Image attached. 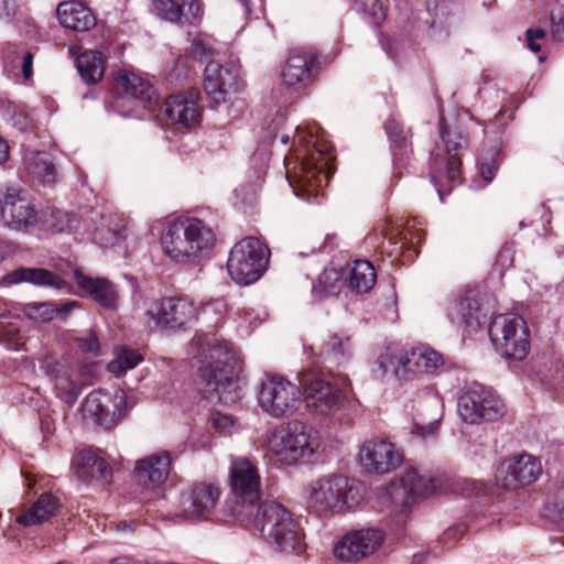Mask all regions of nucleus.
<instances>
[{"label":"nucleus","mask_w":564,"mask_h":564,"mask_svg":"<svg viewBox=\"0 0 564 564\" xmlns=\"http://www.w3.org/2000/svg\"><path fill=\"white\" fill-rule=\"evenodd\" d=\"M489 337L496 350L508 360H522L530 349L525 321L518 314H500L489 325Z\"/></svg>","instance_id":"4"},{"label":"nucleus","mask_w":564,"mask_h":564,"mask_svg":"<svg viewBox=\"0 0 564 564\" xmlns=\"http://www.w3.org/2000/svg\"><path fill=\"white\" fill-rule=\"evenodd\" d=\"M382 499L383 503L391 502L393 506L391 508V513L401 514L406 513L410 510V507L413 502V496H377Z\"/></svg>","instance_id":"50"},{"label":"nucleus","mask_w":564,"mask_h":564,"mask_svg":"<svg viewBox=\"0 0 564 564\" xmlns=\"http://www.w3.org/2000/svg\"><path fill=\"white\" fill-rule=\"evenodd\" d=\"M34 55L31 51L21 50L17 52L13 59L14 67H20L24 79H30L33 75Z\"/></svg>","instance_id":"51"},{"label":"nucleus","mask_w":564,"mask_h":564,"mask_svg":"<svg viewBox=\"0 0 564 564\" xmlns=\"http://www.w3.org/2000/svg\"><path fill=\"white\" fill-rule=\"evenodd\" d=\"M106 59L99 51H85L76 59L77 70L87 85H95L101 80L105 73Z\"/></svg>","instance_id":"36"},{"label":"nucleus","mask_w":564,"mask_h":564,"mask_svg":"<svg viewBox=\"0 0 564 564\" xmlns=\"http://www.w3.org/2000/svg\"><path fill=\"white\" fill-rule=\"evenodd\" d=\"M171 455L162 451L137 460L133 478L147 489L160 488L166 480L171 471Z\"/></svg>","instance_id":"19"},{"label":"nucleus","mask_w":564,"mask_h":564,"mask_svg":"<svg viewBox=\"0 0 564 564\" xmlns=\"http://www.w3.org/2000/svg\"><path fill=\"white\" fill-rule=\"evenodd\" d=\"M224 308H225V303L221 300H216L214 302L205 304L202 307V311L206 312V311L212 310V311H215L217 313H221L224 311Z\"/></svg>","instance_id":"61"},{"label":"nucleus","mask_w":564,"mask_h":564,"mask_svg":"<svg viewBox=\"0 0 564 564\" xmlns=\"http://www.w3.org/2000/svg\"><path fill=\"white\" fill-rule=\"evenodd\" d=\"M46 230L53 234L72 232L77 228L78 221L74 214L64 209L51 208L44 214Z\"/></svg>","instance_id":"43"},{"label":"nucleus","mask_w":564,"mask_h":564,"mask_svg":"<svg viewBox=\"0 0 564 564\" xmlns=\"http://www.w3.org/2000/svg\"><path fill=\"white\" fill-rule=\"evenodd\" d=\"M489 490L487 482L441 473L427 476L425 494H485Z\"/></svg>","instance_id":"24"},{"label":"nucleus","mask_w":564,"mask_h":564,"mask_svg":"<svg viewBox=\"0 0 564 564\" xmlns=\"http://www.w3.org/2000/svg\"><path fill=\"white\" fill-rule=\"evenodd\" d=\"M329 161L330 156L326 151L316 145L302 155L294 181L290 178L296 196L310 203L318 198L323 185L327 182L326 167Z\"/></svg>","instance_id":"8"},{"label":"nucleus","mask_w":564,"mask_h":564,"mask_svg":"<svg viewBox=\"0 0 564 564\" xmlns=\"http://www.w3.org/2000/svg\"><path fill=\"white\" fill-rule=\"evenodd\" d=\"M377 365L382 379L387 377H394L399 381L409 380L405 371L403 350L397 354L389 350L381 352L378 357Z\"/></svg>","instance_id":"41"},{"label":"nucleus","mask_w":564,"mask_h":564,"mask_svg":"<svg viewBox=\"0 0 564 564\" xmlns=\"http://www.w3.org/2000/svg\"><path fill=\"white\" fill-rule=\"evenodd\" d=\"M40 427L43 434L50 435L55 430V424L50 414H42L40 417Z\"/></svg>","instance_id":"59"},{"label":"nucleus","mask_w":564,"mask_h":564,"mask_svg":"<svg viewBox=\"0 0 564 564\" xmlns=\"http://www.w3.org/2000/svg\"><path fill=\"white\" fill-rule=\"evenodd\" d=\"M215 496H180L177 517L197 519L207 517L215 508Z\"/></svg>","instance_id":"37"},{"label":"nucleus","mask_w":564,"mask_h":564,"mask_svg":"<svg viewBox=\"0 0 564 564\" xmlns=\"http://www.w3.org/2000/svg\"><path fill=\"white\" fill-rule=\"evenodd\" d=\"M308 512L321 519L345 516L366 508L364 496H308Z\"/></svg>","instance_id":"18"},{"label":"nucleus","mask_w":564,"mask_h":564,"mask_svg":"<svg viewBox=\"0 0 564 564\" xmlns=\"http://www.w3.org/2000/svg\"><path fill=\"white\" fill-rule=\"evenodd\" d=\"M191 55L194 59H197L200 63H209V61H215L214 55L215 51L207 46L202 40H194L191 45Z\"/></svg>","instance_id":"52"},{"label":"nucleus","mask_w":564,"mask_h":564,"mask_svg":"<svg viewBox=\"0 0 564 564\" xmlns=\"http://www.w3.org/2000/svg\"><path fill=\"white\" fill-rule=\"evenodd\" d=\"M440 135L447 153L446 178L455 186L462 182V161L458 152L467 147L468 138L457 127H448L443 117L440 119Z\"/></svg>","instance_id":"21"},{"label":"nucleus","mask_w":564,"mask_h":564,"mask_svg":"<svg viewBox=\"0 0 564 564\" xmlns=\"http://www.w3.org/2000/svg\"><path fill=\"white\" fill-rule=\"evenodd\" d=\"M457 411L460 419L468 424L497 421L503 416L506 405L490 389L470 384L459 397Z\"/></svg>","instance_id":"6"},{"label":"nucleus","mask_w":564,"mask_h":564,"mask_svg":"<svg viewBox=\"0 0 564 564\" xmlns=\"http://www.w3.org/2000/svg\"><path fill=\"white\" fill-rule=\"evenodd\" d=\"M317 432L302 421H291L271 441V447L282 463H311L318 448Z\"/></svg>","instance_id":"3"},{"label":"nucleus","mask_w":564,"mask_h":564,"mask_svg":"<svg viewBox=\"0 0 564 564\" xmlns=\"http://www.w3.org/2000/svg\"><path fill=\"white\" fill-rule=\"evenodd\" d=\"M527 37H531L532 40H540L545 36V31L543 29H528L525 32Z\"/></svg>","instance_id":"64"},{"label":"nucleus","mask_w":564,"mask_h":564,"mask_svg":"<svg viewBox=\"0 0 564 564\" xmlns=\"http://www.w3.org/2000/svg\"><path fill=\"white\" fill-rule=\"evenodd\" d=\"M264 498L265 496H227L223 512L240 522L254 525Z\"/></svg>","instance_id":"31"},{"label":"nucleus","mask_w":564,"mask_h":564,"mask_svg":"<svg viewBox=\"0 0 564 564\" xmlns=\"http://www.w3.org/2000/svg\"><path fill=\"white\" fill-rule=\"evenodd\" d=\"M28 282L36 286H46L62 290L67 286L66 281L52 271L43 268L20 267L1 278L2 285Z\"/></svg>","instance_id":"27"},{"label":"nucleus","mask_w":564,"mask_h":564,"mask_svg":"<svg viewBox=\"0 0 564 564\" xmlns=\"http://www.w3.org/2000/svg\"><path fill=\"white\" fill-rule=\"evenodd\" d=\"M258 401L261 409L275 419L293 415L301 402L300 388L279 376H271L260 384Z\"/></svg>","instance_id":"7"},{"label":"nucleus","mask_w":564,"mask_h":564,"mask_svg":"<svg viewBox=\"0 0 564 564\" xmlns=\"http://www.w3.org/2000/svg\"><path fill=\"white\" fill-rule=\"evenodd\" d=\"M9 159V145L0 135V164H3Z\"/></svg>","instance_id":"63"},{"label":"nucleus","mask_w":564,"mask_h":564,"mask_svg":"<svg viewBox=\"0 0 564 564\" xmlns=\"http://www.w3.org/2000/svg\"><path fill=\"white\" fill-rule=\"evenodd\" d=\"M543 516L564 529V496H547Z\"/></svg>","instance_id":"47"},{"label":"nucleus","mask_w":564,"mask_h":564,"mask_svg":"<svg viewBox=\"0 0 564 564\" xmlns=\"http://www.w3.org/2000/svg\"><path fill=\"white\" fill-rule=\"evenodd\" d=\"M53 372L55 373L54 382L57 395L69 405L74 404L78 399L80 388L65 368L56 366Z\"/></svg>","instance_id":"44"},{"label":"nucleus","mask_w":564,"mask_h":564,"mask_svg":"<svg viewBox=\"0 0 564 564\" xmlns=\"http://www.w3.org/2000/svg\"><path fill=\"white\" fill-rule=\"evenodd\" d=\"M197 94H176L170 96L162 107L167 122L175 129L196 126L200 119V111L196 100Z\"/></svg>","instance_id":"20"},{"label":"nucleus","mask_w":564,"mask_h":564,"mask_svg":"<svg viewBox=\"0 0 564 564\" xmlns=\"http://www.w3.org/2000/svg\"><path fill=\"white\" fill-rule=\"evenodd\" d=\"M302 387L303 400L314 415L333 416L347 403V398L339 388L321 378L306 379L302 381Z\"/></svg>","instance_id":"12"},{"label":"nucleus","mask_w":564,"mask_h":564,"mask_svg":"<svg viewBox=\"0 0 564 564\" xmlns=\"http://www.w3.org/2000/svg\"><path fill=\"white\" fill-rule=\"evenodd\" d=\"M58 509L57 496H39L32 503L20 507L15 522L24 528L37 525L50 520Z\"/></svg>","instance_id":"29"},{"label":"nucleus","mask_w":564,"mask_h":564,"mask_svg":"<svg viewBox=\"0 0 564 564\" xmlns=\"http://www.w3.org/2000/svg\"><path fill=\"white\" fill-rule=\"evenodd\" d=\"M77 301L68 300L55 306V316L62 321H66L74 308H78Z\"/></svg>","instance_id":"58"},{"label":"nucleus","mask_w":564,"mask_h":564,"mask_svg":"<svg viewBox=\"0 0 564 564\" xmlns=\"http://www.w3.org/2000/svg\"><path fill=\"white\" fill-rule=\"evenodd\" d=\"M56 15L62 26L75 32H86L96 25L91 10L80 1H64L57 6Z\"/></svg>","instance_id":"28"},{"label":"nucleus","mask_w":564,"mask_h":564,"mask_svg":"<svg viewBox=\"0 0 564 564\" xmlns=\"http://www.w3.org/2000/svg\"><path fill=\"white\" fill-rule=\"evenodd\" d=\"M216 242L213 228L196 217H186L167 224L161 236L164 253L173 261L188 263L196 261Z\"/></svg>","instance_id":"1"},{"label":"nucleus","mask_w":564,"mask_h":564,"mask_svg":"<svg viewBox=\"0 0 564 564\" xmlns=\"http://www.w3.org/2000/svg\"><path fill=\"white\" fill-rule=\"evenodd\" d=\"M377 274L373 265L367 260L355 261L347 278L348 286L358 292H368L376 283Z\"/></svg>","instance_id":"39"},{"label":"nucleus","mask_w":564,"mask_h":564,"mask_svg":"<svg viewBox=\"0 0 564 564\" xmlns=\"http://www.w3.org/2000/svg\"><path fill=\"white\" fill-rule=\"evenodd\" d=\"M78 346L83 352L90 354L93 356L99 355V341L95 333H89L85 337L78 338Z\"/></svg>","instance_id":"55"},{"label":"nucleus","mask_w":564,"mask_h":564,"mask_svg":"<svg viewBox=\"0 0 564 564\" xmlns=\"http://www.w3.org/2000/svg\"><path fill=\"white\" fill-rule=\"evenodd\" d=\"M551 20L553 37L556 41H564V8L553 12Z\"/></svg>","instance_id":"56"},{"label":"nucleus","mask_w":564,"mask_h":564,"mask_svg":"<svg viewBox=\"0 0 564 564\" xmlns=\"http://www.w3.org/2000/svg\"><path fill=\"white\" fill-rule=\"evenodd\" d=\"M198 386L204 398L225 405H234L242 399V389L238 380L221 361L199 369Z\"/></svg>","instance_id":"9"},{"label":"nucleus","mask_w":564,"mask_h":564,"mask_svg":"<svg viewBox=\"0 0 564 564\" xmlns=\"http://www.w3.org/2000/svg\"><path fill=\"white\" fill-rule=\"evenodd\" d=\"M210 422L213 427L223 434H230L231 429L235 425V420L232 416L224 414L219 411L212 412Z\"/></svg>","instance_id":"53"},{"label":"nucleus","mask_w":564,"mask_h":564,"mask_svg":"<svg viewBox=\"0 0 564 564\" xmlns=\"http://www.w3.org/2000/svg\"><path fill=\"white\" fill-rule=\"evenodd\" d=\"M239 77L238 68L209 61L204 69V89L216 105L226 102L231 93L240 89Z\"/></svg>","instance_id":"17"},{"label":"nucleus","mask_w":564,"mask_h":564,"mask_svg":"<svg viewBox=\"0 0 564 564\" xmlns=\"http://www.w3.org/2000/svg\"><path fill=\"white\" fill-rule=\"evenodd\" d=\"M352 343L349 336L344 334H333L324 344L322 357L326 367H340L347 364L352 357Z\"/></svg>","instance_id":"35"},{"label":"nucleus","mask_w":564,"mask_h":564,"mask_svg":"<svg viewBox=\"0 0 564 564\" xmlns=\"http://www.w3.org/2000/svg\"><path fill=\"white\" fill-rule=\"evenodd\" d=\"M317 59L311 53L289 55L282 68L283 83L289 87H306L314 82Z\"/></svg>","instance_id":"25"},{"label":"nucleus","mask_w":564,"mask_h":564,"mask_svg":"<svg viewBox=\"0 0 564 564\" xmlns=\"http://www.w3.org/2000/svg\"><path fill=\"white\" fill-rule=\"evenodd\" d=\"M403 358L405 359V371L409 380L411 376L431 373L444 362L441 354L427 347L403 349Z\"/></svg>","instance_id":"32"},{"label":"nucleus","mask_w":564,"mask_h":564,"mask_svg":"<svg viewBox=\"0 0 564 564\" xmlns=\"http://www.w3.org/2000/svg\"><path fill=\"white\" fill-rule=\"evenodd\" d=\"M142 359L141 354L138 351L123 348L117 354L116 359L109 362L108 369L113 373H123L137 367Z\"/></svg>","instance_id":"45"},{"label":"nucleus","mask_w":564,"mask_h":564,"mask_svg":"<svg viewBox=\"0 0 564 564\" xmlns=\"http://www.w3.org/2000/svg\"><path fill=\"white\" fill-rule=\"evenodd\" d=\"M513 257V250L511 246L505 245L499 253L497 261L501 263V265H505L506 262H509V264L512 263Z\"/></svg>","instance_id":"60"},{"label":"nucleus","mask_w":564,"mask_h":564,"mask_svg":"<svg viewBox=\"0 0 564 564\" xmlns=\"http://www.w3.org/2000/svg\"><path fill=\"white\" fill-rule=\"evenodd\" d=\"M113 91L118 99L135 100L143 106L158 100L153 85L145 78L132 72L121 70L113 82Z\"/></svg>","instance_id":"22"},{"label":"nucleus","mask_w":564,"mask_h":564,"mask_svg":"<svg viewBox=\"0 0 564 564\" xmlns=\"http://www.w3.org/2000/svg\"><path fill=\"white\" fill-rule=\"evenodd\" d=\"M72 465L77 478L85 484L105 485L112 481V467L91 449L79 452Z\"/></svg>","instance_id":"23"},{"label":"nucleus","mask_w":564,"mask_h":564,"mask_svg":"<svg viewBox=\"0 0 564 564\" xmlns=\"http://www.w3.org/2000/svg\"><path fill=\"white\" fill-rule=\"evenodd\" d=\"M542 474L539 458L523 453L502 462L496 474L497 485L507 490H518L535 482Z\"/></svg>","instance_id":"14"},{"label":"nucleus","mask_w":564,"mask_h":564,"mask_svg":"<svg viewBox=\"0 0 564 564\" xmlns=\"http://www.w3.org/2000/svg\"><path fill=\"white\" fill-rule=\"evenodd\" d=\"M337 239L336 234L327 235L325 237L324 243L319 247V251L323 250H333L336 247L335 240Z\"/></svg>","instance_id":"62"},{"label":"nucleus","mask_w":564,"mask_h":564,"mask_svg":"<svg viewBox=\"0 0 564 564\" xmlns=\"http://www.w3.org/2000/svg\"><path fill=\"white\" fill-rule=\"evenodd\" d=\"M253 527L282 551H295L302 545L304 534L300 521L286 507L270 496H265Z\"/></svg>","instance_id":"2"},{"label":"nucleus","mask_w":564,"mask_h":564,"mask_svg":"<svg viewBox=\"0 0 564 564\" xmlns=\"http://www.w3.org/2000/svg\"><path fill=\"white\" fill-rule=\"evenodd\" d=\"M29 174L43 184H52L56 177L54 164L45 152H29L24 158Z\"/></svg>","instance_id":"38"},{"label":"nucleus","mask_w":564,"mask_h":564,"mask_svg":"<svg viewBox=\"0 0 564 564\" xmlns=\"http://www.w3.org/2000/svg\"><path fill=\"white\" fill-rule=\"evenodd\" d=\"M147 316L154 327L166 330H184L199 315L195 304L184 297H164L155 301L147 311Z\"/></svg>","instance_id":"10"},{"label":"nucleus","mask_w":564,"mask_h":564,"mask_svg":"<svg viewBox=\"0 0 564 564\" xmlns=\"http://www.w3.org/2000/svg\"><path fill=\"white\" fill-rule=\"evenodd\" d=\"M384 540V532L377 528L351 530L336 543L334 555L343 562L356 563L376 553Z\"/></svg>","instance_id":"13"},{"label":"nucleus","mask_w":564,"mask_h":564,"mask_svg":"<svg viewBox=\"0 0 564 564\" xmlns=\"http://www.w3.org/2000/svg\"><path fill=\"white\" fill-rule=\"evenodd\" d=\"M24 253L19 243L0 237V263L19 261L24 258Z\"/></svg>","instance_id":"48"},{"label":"nucleus","mask_w":564,"mask_h":564,"mask_svg":"<svg viewBox=\"0 0 564 564\" xmlns=\"http://www.w3.org/2000/svg\"><path fill=\"white\" fill-rule=\"evenodd\" d=\"M156 14L178 25L195 24L202 15L199 0H153Z\"/></svg>","instance_id":"26"},{"label":"nucleus","mask_w":564,"mask_h":564,"mask_svg":"<svg viewBox=\"0 0 564 564\" xmlns=\"http://www.w3.org/2000/svg\"><path fill=\"white\" fill-rule=\"evenodd\" d=\"M268 248L257 238L247 237L237 242L227 261L228 273L238 284L256 282L265 270Z\"/></svg>","instance_id":"5"},{"label":"nucleus","mask_w":564,"mask_h":564,"mask_svg":"<svg viewBox=\"0 0 564 564\" xmlns=\"http://www.w3.org/2000/svg\"><path fill=\"white\" fill-rule=\"evenodd\" d=\"M462 316L465 319L466 324L473 326L474 324H480V310L477 301L465 297L460 302Z\"/></svg>","instance_id":"49"},{"label":"nucleus","mask_w":564,"mask_h":564,"mask_svg":"<svg viewBox=\"0 0 564 564\" xmlns=\"http://www.w3.org/2000/svg\"><path fill=\"white\" fill-rule=\"evenodd\" d=\"M230 480L235 494H260V476L256 466L248 459H240L232 464Z\"/></svg>","instance_id":"33"},{"label":"nucleus","mask_w":564,"mask_h":564,"mask_svg":"<svg viewBox=\"0 0 564 564\" xmlns=\"http://www.w3.org/2000/svg\"><path fill=\"white\" fill-rule=\"evenodd\" d=\"M127 409V394L121 389L113 393L98 389L91 391L84 400L82 410L84 417L105 429L115 425L124 414Z\"/></svg>","instance_id":"11"},{"label":"nucleus","mask_w":564,"mask_h":564,"mask_svg":"<svg viewBox=\"0 0 564 564\" xmlns=\"http://www.w3.org/2000/svg\"><path fill=\"white\" fill-rule=\"evenodd\" d=\"M361 466L371 474H389L403 462V455L395 445L384 440L366 442L359 452Z\"/></svg>","instance_id":"16"},{"label":"nucleus","mask_w":564,"mask_h":564,"mask_svg":"<svg viewBox=\"0 0 564 564\" xmlns=\"http://www.w3.org/2000/svg\"><path fill=\"white\" fill-rule=\"evenodd\" d=\"M427 476L420 475L414 467H406L390 486L393 490H402L403 494H425Z\"/></svg>","instance_id":"42"},{"label":"nucleus","mask_w":564,"mask_h":564,"mask_svg":"<svg viewBox=\"0 0 564 564\" xmlns=\"http://www.w3.org/2000/svg\"><path fill=\"white\" fill-rule=\"evenodd\" d=\"M311 494H359L364 490V485L350 479L343 474L324 475L310 485Z\"/></svg>","instance_id":"34"},{"label":"nucleus","mask_w":564,"mask_h":564,"mask_svg":"<svg viewBox=\"0 0 564 564\" xmlns=\"http://www.w3.org/2000/svg\"><path fill=\"white\" fill-rule=\"evenodd\" d=\"M365 8L364 10L368 12L372 18L376 20V22L381 21L384 19L386 13L383 11V6L380 2V0H361Z\"/></svg>","instance_id":"57"},{"label":"nucleus","mask_w":564,"mask_h":564,"mask_svg":"<svg viewBox=\"0 0 564 564\" xmlns=\"http://www.w3.org/2000/svg\"><path fill=\"white\" fill-rule=\"evenodd\" d=\"M28 318L40 323H46L55 317V305L52 302H32L24 306Z\"/></svg>","instance_id":"46"},{"label":"nucleus","mask_w":564,"mask_h":564,"mask_svg":"<svg viewBox=\"0 0 564 564\" xmlns=\"http://www.w3.org/2000/svg\"><path fill=\"white\" fill-rule=\"evenodd\" d=\"M28 487L33 490L34 494H52L54 487L53 481L48 477H42L40 479L26 477Z\"/></svg>","instance_id":"54"},{"label":"nucleus","mask_w":564,"mask_h":564,"mask_svg":"<svg viewBox=\"0 0 564 564\" xmlns=\"http://www.w3.org/2000/svg\"><path fill=\"white\" fill-rule=\"evenodd\" d=\"M384 131L391 142V149L395 162H403L404 156L408 154L409 139L411 137L410 130L404 129L395 119L389 118L383 124Z\"/></svg>","instance_id":"40"},{"label":"nucleus","mask_w":564,"mask_h":564,"mask_svg":"<svg viewBox=\"0 0 564 564\" xmlns=\"http://www.w3.org/2000/svg\"><path fill=\"white\" fill-rule=\"evenodd\" d=\"M0 220L14 231H28L37 223L34 205L17 188H7L0 195Z\"/></svg>","instance_id":"15"},{"label":"nucleus","mask_w":564,"mask_h":564,"mask_svg":"<svg viewBox=\"0 0 564 564\" xmlns=\"http://www.w3.org/2000/svg\"><path fill=\"white\" fill-rule=\"evenodd\" d=\"M76 281L79 288L96 301L100 306L115 310L118 302V293L115 285L105 278H91L76 272Z\"/></svg>","instance_id":"30"}]
</instances>
